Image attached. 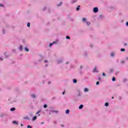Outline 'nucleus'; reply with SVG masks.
Masks as SVG:
<instances>
[{
	"label": "nucleus",
	"instance_id": "f257e3e1",
	"mask_svg": "<svg viewBox=\"0 0 128 128\" xmlns=\"http://www.w3.org/2000/svg\"><path fill=\"white\" fill-rule=\"evenodd\" d=\"M93 12L95 14H96V12H98V7L94 8L93 9Z\"/></svg>",
	"mask_w": 128,
	"mask_h": 128
},
{
	"label": "nucleus",
	"instance_id": "f03ea898",
	"mask_svg": "<svg viewBox=\"0 0 128 128\" xmlns=\"http://www.w3.org/2000/svg\"><path fill=\"white\" fill-rule=\"evenodd\" d=\"M64 60V59H60V60H58L57 61V64H62V60Z\"/></svg>",
	"mask_w": 128,
	"mask_h": 128
},
{
	"label": "nucleus",
	"instance_id": "7ed1b4c3",
	"mask_svg": "<svg viewBox=\"0 0 128 128\" xmlns=\"http://www.w3.org/2000/svg\"><path fill=\"white\" fill-rule=\"evenodd\" d=\"M6 116V114L4 113H2L0 114V118H4V116Z\"/></svg>",
	"mask_w": 128,
	"mask_h": 128
},
{
	"label": "nucleus",
	"instance_id": "20e7f679",
	"mask_svg": "<svg viewBox=\"0 0 128 128\" xmlns=\"http://www.w3.org/2000/svg\"><path fill=\"white\" fill-rule=\"evenodd\" d=\"M50 112H55V114H58V110H50Z\"/></svg>",
	"mask_w": 128,
	"mask_h": 128
},
{
	"label": "nucleus",
	"instance_id": "39448f33",
	"mask_svg": "<svg viewBox=\"0 0 128 128\" xmlns=\"http://www.w3.org/2000/svg\"><path fill=\"white\" fill-rule=\"evenodd\" d=\"M24 120H30V118L28 116H26L24 118Z\"/></svg>",
	"mask_w": 128,
	"mask_h": 128
},
{
	"label": "nucleus",
	"instance_id": "423d86ee",
	"mask_svg": "<svg viewBox=\"0 0 128 128\" xmlns=\"http://www.w3.org/2000/svg\"><path fill=\"white\" fill-rule=\"evenodd\" d=\"M30 96L32 98H36V96L34 94H32Z\"/></svg>",
	"mask_w": 128,
	"mask_h": 128
},
{
	"label": "nucleus",
	"instance_id": "0eeeda50",
	"mask_svg": "<svg viewBox=\"0 0 128 128\" xmlns=\"http://www.w3.org/2000/svg\"><path fill=\"white\" fill-rule=\"evenodd\" d=\"M36 118H38V117L36 116H34L32 119V120L33 122H34V120H36Z\"/></svg>",
	"mask_w": 128,
	"mask_h": 128
},
{
	"label": "nucleus",
	"instance_id": "6e6552de",
	"mask_svg": "<svg viewBox=\"0 0 128 128\" xmlns=\"http://www.w3.org/2000/svg\"><path fill=\"white\" fill-rule=\"evenodd\" d=\"M96 70H98V68L96 67H94V72H98Z\"/></svg>",
	"mask_w": 128,
	"mask_h": 128
},
{
	"label": "nucleus",
	"instance_id": "1a4fd4ad",
	"mask_svg": "<svg viewBox=\"0 0 128 128\" xmlns=\"http://www.w3.org/2000/svg\"><path fill=\"white\" fill-rule=\"evenodd\" d=\"M10 112H14L16 110V108H12L10 109Z\"/></svg>",
	"mask_w": 128,
	"mask_h": 128
},
{
	"label": "nucleus",
	"instance_id": "9d476101",
	"mask_svg": "<svg viewBox=\"0 0 128 128\" xmlns=\"http://www.w3.org/2000/svg\"><path fill=\"white\" fill-rule=\"evenodd\" d=\"M88 90H90L88 88H84V92H88Z\"/></svg>",
	"mask_w": 128,
	"mask_h": 128
},
{
	"label": "nucleus",
	"instance_id": "9b49d317",
	"mask_svg": "<svg viewBox=\"0 0 128 128\" xmlns=\"http://www.w3.org/2000/svg\"><path fill=\"white\" fill-rule=\"evenodd\" d=\"M82 108H84V104H80L79 106V110H82Z\"/></svg>",
	"mask_w": 128,
	"mask_h": 128
},
{
	"label": "nucleus",
	"instance_id": "f8f14e48",
	"mask_svg": "<svg viewBox=\"0 0 128 128\" xmlns=\"http://www.w3.org/2000/svg\"><path fill=\"white\" fill-rule=\"evenodd\" d=\"M12 124H16V125L18 124V122L16 121H13Z\"/></svg>",
	"mask_w": 128,
	"mask_h": 128
},
{
	"label": "nucleus",
	"instance_id": "ddd939ff",
	"mask_svg": "<svg viewBox=\"0 0 128 128\" xmlns=\"http://www.w3.org/2000/svg\"><path fill=\"white\" fill-rule=\"evenodd\" d=\"M73 82L74 84H76V82H78V80H76V79H74Z\"/></svg>",
	"mask_w": 128,
	"mask_h": 128
},
{
	"label": "nucleus",
	"instance_id": "4468645a",
	"mask_svg": "<svg viewBox=\"0 0 128 128\" xmlns=\"http://www.w3.org/2000/svg\"><path fill=\"white\" fill-rule=\"evenodd\" d=\"M20 50L22 52V45L20 46Z\"/></svg>",
	"mask_w": 128,
	"mask_h": 128
},
{
	"label": "nucleus",
	"instance_id": "2eb2a0df",
	"mask_svg": "<svg viewBox=\"0 0 128 128\" xmlns=\"http://www.w3.org/2000/svg\"><path fill=\"white\" fill-rule=\"evenodd\" d=\"M80 6H78V7L76 8V10H80Z\"/></svg>",
	"mask_w": 128,
	"mask_h": 128
},
{
	"label": "nucleus",
	"instance_id": "dca6fc26",
	"mask_svg": "<svg viewBox=\"0 0 128 128\" xmlns=\"http://www.w3.org/2000/svg\"><path fill=\"white\" fill-rule=\"evenodd\" d=\"M66 114H70V110H66Z\"/></svg>",
	"mask_w": 128,
	"mask_h": 128
},
{
	"label": "nucleus",
	"instance_id": "f3484780",
	"mask_svg": "<svg viewBox=\"0 0 128 128\" xmlns=\"http://www.w3.org/2000/svg\"><path fill=\"white\" fill-rule=\"evenodd\" d=\"M62 2H60V4H57V6H62Z\"/></svg>",
	"mask_w": 128,
	"mask_h": 128
},
{
	"label": "nucleus",
	"instance_id": "a211bd4d",
	"mask_svg": "<svg viewBox=\"0 0 128 128\" xmlns=\"http://www.w3.org/2000/svg\"><path fill=\"white\" fill-rule=\"evenodd\" d=\"M78 2V0H72V4H74V2Z\"/></svg>",
	"mask_w": 128,
	"mask_h": 128
},
{
	"label": "nucleus",
	"instance_id": "6ab92c4d",
	"mask_svg": "<svg viewBox=\"0 0 128 128\" xmlns=\"http://www.w3.org/2000/svg\"><path fill=\"white\" fill-rule=\"evenodd\" d=\"M110 56H112V58H114V53L112 52V53L110 54Z\"/></svg>",
	"mask_w": 128,
	"mask_h": 128
},
{
	"label": "nucleus",
	"instance_id": "aec40b11",
	"mask_svg": "<svg viewBox=\"0 0 128 128\" xmlns=\"http://www.w3.org/2000/svg\"><path fill=\"white\" fill-rule=\"evenodd\" d=\"M44 108H48V105L46 104H44Z\"/></svg>",
	"mask_w": 128,
	"mask_h": 128
},
{
	"label": "nucleus",
	"instance_id": "412c9836",
	"mask_svg": "<svg viewBox=\"0 0 128 128\" xmlns=\"http://www.w3.org/2000/svg\"><path fill=\"white\" fill-rule=\"evenodd\" d=\"M66 40H70V37L68 36H66Z\"/></svg>",
	"mask_w": 128,
	"mask_h": 128
},
{
	"label": "nucleus",
	"instance_id": "4be33fe9",
	"mask_svg": "<svg viewBox=\"0 0 128 128\" xmlns=\"http://www.w3.org/2000/svg\"><path fill=\"white\" fill-rule=\"evenodd\" d=\"M24 50H25V52H28L30 50L27 48H25Z\"/></svg>",
	"mask_w": 128,
	"mask_h": 128
},
{
	"label": "nucleus",
	"instance_id": "5701e85b",
	"mask_svg": "<svg viewBox=\"0 0 128 128\" xmlns=\"http://www.w3.org/2000/svg\"><path fill=\"white\" fill-rule=\"evenodd\" d=\"M58 40H56V41H54V42H53L52 43H53V44H58Z\"/></svg>",
	"mask_w": 128,
	"mask_h": 128
},
{
	"label": "nucleus",
	"instance_id": "b1692460",
	"mask_svg": "<svg viewBox=\"0 0 128 128\" xmlns=\"http://www.w3.org/2000/svg\"><path fill=\"white\" fill-rule=\"evenodd\" d=\"M27 26H28V28H30V23L28 22V23L27 24Z\"/></svg>",
	"mask_w": 128,
	"mask_h": 128
},
{
	"label": "nucleus",
	"instance_id": "393cba45",
	"mask_svg": "<svg viewBox=\"0 0 128 128\" xmlns=\"http://www.w3.org/2000/svg\"><path fill=\"white\" fill-rule=\"evenodd\" d=\"M120 51L121 52H126V49L122 48L120 49Z\"/></svg>",
	"mask_w": 128,
	"mask_h": 128
},
{
	"label": "nucleus",
	"instance_id": "a878e982",
	"mask_svg": "<svg viewBox=\"0 0 128 128\" xmlns=\"http://www.w3.org/2000/svg\"><path fill=\"white\" fill-rule=\"evenodd\" d=\"M112 82H116V78L113 77V78H112Z\"/></svg>",
	"mask_w": 128,
	"mask_h": 128
},
{
	"label": "nucleus",
	"instance_id": "bb28decb",
	"mask_svg": "<svg viewBox=\"0 0 128 128\" xmlns=\"http://www.w3.org/2000/svg\"><path fill=\"white\" fill-rule=\"evenodd\" d=\"M86 24H87V26H90V22H87Z\"/></svg>",
	"mask_w": 128,
	"mask_h": 128
},
{
	"label": "nucleus",
	"instance_id": "cd10ccee",
	"mask_svg": "<svg viewBox=\"0 0 128 128\" xmlns=\"http://www.w3.org/2000/svg\"><path fill=\"white\" fill-rule=\"evenodd\" d=\"M105 106H108V102L105 103Z\"/></svg>",
	"mask_w": 128,
	"mask_h": 128
},
{
	"label": "nucleus",
	"instance_id": "c85d7f7f",
	"mask_svg": "<svg viewBox=\"0 0 128 128\" xmlns=\"http://www.w3.org/2000/svg\"><path fill=\"white\" fill-rule=\"evenodd\" d=\"M86 18H82V22H86Z\"/></svg>",
	"mask_w": 128,
	"mask_h": 128
},
{
	"label": "nucleus",
	"instance_id": "c756f323",
	"mask_svg": "<svg viewBox=\"0 0 128 128\" xmlns=\"http://www.w3.org/2000/svg\"><path fill=\"white\" fill-rule=\"evenodd\" d=\"M98 84H100V82H96V86H98Z\"/></svg>",
	"mask_w": 128,
	"mask_h": 128
},
{
	"label": "nucleus",
	"instance_id": "7c9ffc66",
	"mask_svg": "<svg viewBox=\"0 0 128 128\" xmlns=\"http://www.w3.org/2000/svg\"><path fill=\"white\" fill-rule=\"evenodd\" d=\"M27 128H32V126L28 125L27 126Z\"/></svg>",
	"mask_w": 128,
	"mask_h": 128
},
{
	"label": "nucleus",
	"instance_id": "2f4dec72",
	"mask_svg": "<svg viewBox=\"0 0 128 128\" xmlns=\"http://www.w3.org/2000/svg\"><path fill=\"white\" fill-rule=\"evenodd\" d=\"M46 10V7H44V8H43V12H44V10Z\"/></svg>",
	"mask_w": 128,
	"mask_h": 128
},
{
	"label": "nucleus",
	"instance_id": "473e14b6",
	"mask_svg": "<svg viewBox=\"0 0 128 128\" xmlns=\"http://www.w3.org/2000/svg\"><path fill=\"white\" fill-rule=\"evenodd\" d=\"M40 110L38 111L36 114H40Z\"/></svg>",
	"mask_w": 128,
	"mask_h": 128
},
{
	"label": "nucleus",
	"instance_id": "72a5a7b5",
	"mask_svg": "<svg viewBox=\"0 0 128 128\" xmlns=\"http://www.w3.org/2000/svg\"><path fill=\"white\" fill-rule=\"evenodd\" d=\"M52 44H54V43H50V46H52Z\"/></svg>",
	"mask_w": 128,
	"mask_h": 128
},
{
	"label": "nucleus",
	"instance_id": "f704fd0d",
	"mask_svg": "<svg viewBox=\"0 0 128 128\" xmlns=\"http://www.w3.org/2000/svg\"><path fill=\"white\" fill-rule=\"evenodd\" d=\"M0 6H2V8H4V6L2 4H0Z\"/></svg>",
	"mask_w": 128,
	"mask_h": 128
},
{
	"label": "nucleus",
	"instance_id": "c9c22d12",
	"mask_svg": "<svg viewBox=\"0 0 128 128\" xmlns=\"http://www.w3.org/2000/svg\"><path fill=\"white\" fill-rule=\"evenodd\" d=\"M82 96V94H80V93H79L78 95V96Z\"/></svg>",
	"mask_w": 128,
	"mask_h": 128
},
{
	"label": "nucleus",
	"instance_id": "e433bc0d",
	"mask_svg": "<svg viewBox=\"0 0 128 128\" xmlns=\"http://www.w3.org/2000/svg\"><path fill=\"white\" fill-rule=\"evenodd\" d=\"M102 76H106V74H104V72L102 73Z\"/></svg>",
	"mask_w": 128,
	"mask_h": 128
},
{
	"label": "nucleus",
	"instance_id": "4c0bfd02",
	"mask_svg": "<svg viewBox=\"0 0 128 128\" xmlns=\"http://www.w3.org/2000/svg\"><path fill=\"white\" fill-rule=\"evenodd\" d=\"M66 94V90H64V92H63L62 93V94Z\"/></svg>",
	"mask_w": 128,
	"mask_h": 128
},
{
	"label": "nucleus",
	"instance_id": "58836bf2",
	"mask_svg": "<svg viewBox=\"0 0 128 128\" xmlns=\"http://www.w3.org/2000/svg\"><path fill=\"white\" fill-rule=\"evenodd\" d=\"M100 18H102V15H100Z\"/></svg>",
	"mask_w": 128,
	"mask_h": 128
},
{
	"label": "nucleus",
	"instance_id": "ea45409f",
	"mask_svg": "<svg viewBox=\"0 0 128 128\" xmlns=\"http://www.w3.org/2000/svg\"><path fill=\"white\" fill-rule=\"evenodd\" d=\"M121 64H124V61H122V62H121Z\"/></svg>",
	"mask_w": 128,
	"mask_h": 128
},
{
	"label": "nucleus",
	"instance_id": "a19ab883",
	"mask_svg": "<svg viewBox=\"0 0 128 128\" xmlns=\"http://www.w3.org/2000/svg\"><path fill=\"white\" fill-rule=\"evenodd\" d=\"M126 26H128V22H126Z\"/></svg>",
	"mask_w": 128,
	"mask_h": 128
},
{
	"label": "nucleus",
	"instance_id": "79ce46f5",
	"mask_svg": "<svg viewBox=\"0 0 128 128\" xmlns=\"http://www.w3.org/2000/svg\"><path fill=\"white\" fill-rule=\"evenodd\" d=\"M110 72H113L112 69H111V70H110Z\"/></svg>",
	"mask_w": 128,
	"mask_h": 128
},
{
	"label": "nucleus",
	"instance_id": "37998d69",
	"mask_svg": "<svg viewBox=\"0 0 128 128\" xmlns=\"http://www.w3.org/2000/svg\"><path fill=\"white\" fill-rule=\"evenodd\" d=\"M100 78H101L100 77H98V80H100Z\"/></svg>",
	"mask_w": 128,
	"mask_h": 128
},
{
	"label": "nucleus",
	"instance_id": "c03bdc74",
	"mask_svg": "<svg viewBox=\"0 0 128 128\" xmlns=\"http://www.w3.org/2000/svg\"><path fill=\"white\" fill-rule=\"evenodd\" d=\"M52 100H56V97H53V98H52Z\"/></svg>",
	"mask_w": 128,
	"mask_h": 128
},
{
	"label": "nucleus",
	"instance_id": "a18cd8bd",
	"mask_svg": "<svg viewBox=\"0 0 128 128\" xmlns=\"http://www.w3.org/2000/svg\"><path fill=\"white\" fill-rule=\"evenodd\" d=\"M80 70H82V66H80Z\"/></svg>",
	"mask_w": 128,
	"mask_h": 128
},
{
	"label": "nucleus",
	"instance_id": "49530a36",
	"mask_svg": "<svg viewBox=\"0 0 128 128\" xmlns=\"http://www.w3.org/2000/svg\"><path fill=\"white\" fill-rule=\"evenodd\" d=\"M3 34H4V30H3Z\"/></svg>",
	"mask_w": 128,
	"mask_h": 128
},
{
	"label": "nucleus",
	"instance_id": "de8ad7c7",
	"mask_svg": "<svg viewBox=\"0 0 128 128\" xmlns=\"http://www.w3.org/2000/svg\"><path fill=\"white\" fill-rule=\"evenodd\" d=\"M126 60H128V57H126Z\"/></svg>",
	"mask_w": 128,
	"mask_h": 128
},
{
	"label": "nucleus",
	"instance_id": "09e8293b",
	"mask_svg": "<svg viewBox=\"0 0 128 128\" xmlns=\"http://www.w3.org/2000/svg\"><path fill=\"white\" fill-rule=\"evenodd\" d=\"M44 62H48V60H44Z\"/></svg>",
	"mask_w": 128,
	"mask_h": 128
},
{
	"label": "nucleus",
	"instance_id": "8fccbe9b",
	"mask_svg": "<svg viewBox=\"0 0 128 128\" xmlns=\"http://www.w3.org/2000/svg\"><path fill=\"white\" fill-rule=\"evenodd\" d=\"M68 64V62H66V64Z\"/></svg>",
	"mask_w": 128,
	"mask_h": 128
},
{
	"label": "nucleus",
	"instance_id": "3c124183",
	"mask_svg": "<svg viewBox=\"0 0 128 128\" xmlns=\"http://www.w3.org/2000/svg\"><path fill=\"white\" fill-rule=\"evenodd\" d=\"M119 100H122V97H119Z\"/></svg>",
	"mask_w": 128,
	"mask_h": 128
},
{
	"label": "nucleus",
	"instance_id": "603ef678",
	"mask_svg": "<svg viewBox=\"0 0 128 128\" xmlns=\"http://www.w3.org/2000/svg\"><path fill=\"white\" fill-rule=\"evenodd\" d=\"M0 60H2V58H0Z\"/></svg>",
	"mask_w": 128,
	"mask_h": 128
},
{
	"label": "nucleus",
	"instance_id": "864d4df0",
	"mask_svg": "<svg viewBox=\"0 0 128 128\" xmlns=\"http://www.w3.org/2000/svg\"><path fill=\"white\" fill-rule=\"evenodd\" d=\"M20 126H24V124H21Z\"/></svg>",
	"mask_w": 128,
	"mask_h": 128
},
{
	"label": "nucleus",
	"instance_id": "5fc2aeb1",
	"mask_svg": "<svg viewBox=\"0 0 128 128\" xmlns=\"http://www.w3.org/2000/svg\"><path fill=\"white\" fill-rule=\"evenodd\" d=\"M48 84H50V82H48Z\"/></svg>",
	"mask_w": 128,
	"mask_h": 128
},
{
	"label": "nucleus",
	"instance_id": "6e6d98bb",
	"mask_svg": "<svg viewBox=\"0 0 128 128\" xmlns=\"http://www.w3.org/2000/svg\"><path fill=\"white\" fill-rule=\"evenodd\" d=\"M112 99H114V96H112Z\"/></svg>",
	"mask_w": 128,
	"mask_h": 128
},
{
	"label": "nucleus",
	"instance_id": "4d7b16f0",
	"mask_svg": "<svg viewBox=\"0 0 128 128\" xmlns=\"http://www.w3.org/2000/svg\"><path fill=\"white\" fill-rule=\"evenodd\" d=\"M44 124V122H42L41 123V124Z\"/></svg>",
	"mask_w": 128,
	"mask_h": 128
},
{
	"label": "nucleus",
	"instance_id": "13d9d810",
	"mask_svg": "<svg viewBox=\"0 0 128 128\" xmlns=\"http://www.w3.org/2000/svg\"><path fill=\"white\" fill-rule=\"evenodd\" d=\"M124 46H126V44H124Z\"/></svg>",
	"mask_w": 128,
	"mask_h": 128
},
{
	"label": "nucleus",
	"instance_id": "bf43d9fd",
	"mask_svg": "<svg viewBox=\"0 0 128 128\" xmlns=\"http://www.w3.org/2000/svg\"><path fill=\"white\" fill-rule=\"evenodd\" d=\"M88 54H86V56H87Z\"/></svg>",
	"mask_w": 128,
	"mask_h": 128
},
{
	"label": "nucleus",
	"instance_id": "052dcab7",
	"mask_svg": "<svg viewBox=\"0 0 128 128\" xmlns=\"http://www.w3.org/2000/svg\"><path fill=\"white\" fill-rule=\"evenodd\" d=\"M72 22H74V20L72 19Z\"/></svg>",
	"mask_w": 128,
	"mask_h": 128
},
{
	"label": "nucleus",
	"instance_id": "680f3d73",
	"mask_svg": "<svg viewBox=\"0 0 128 128\" xmlns=\"http://www.w3.org/2000/svg\"><path fill=\"white\" fill-rule=\"evenodd\" d=\"M61 126H64V125H61Z\"/></svg>",
	"mask_w": 128,
	"mask_h": 128
},
{
	"label": "nucleus",
	"instance_id": "e2e57ef3",
	"mask_svg": "<svg viewBox=\"0 0 128 128\" xmlns=\"http://www.w3.org/2000/svg\"><path fill=\"white\" fill-rule=\"evenodd\" d=\"M91 48H92V46L91 45Z\"/></svg>",
	"mask_w": 128,
	"mask_h": 128
},
{
	"label": "nucleus",
	"instance_id": "0e129e2a",
	"mask_svg": "<svg viewBox=\"0 0 128 128\" xmlns=\"http://www.w3.org/2000/svg\"><path fill=\"white\" fill-rule=\"evenodd\" d=\"M46 66H48V65H46Z\"/></svg>",
	"mask_w": 128,
	"mask_h": 128
},
{
	"label": "nucleus",
	"instance_id": "69168bd1",
	"mask_svg": "<svg viewBox=\"0 0 128 128\" xmlns=\"http://www.w3.org/2000/svg\"><path fill=\"white\" fill-rule=\"evenodd\" d=\"M38 116H40V114H38Z\"/></svg>",
	"mask_w": 128,
	"mask_h": 128
}]
</instances>
